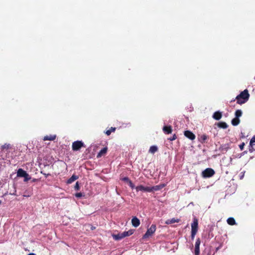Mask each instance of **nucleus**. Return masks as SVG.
Returning a JSON list of instances; mask_svg holds the SVG:
<instances>
[{"label":"nucleus","instance_id":"a878e982","mask_svg":"<svg viewBox=\"0 0 255 255\" xmlns=\"http://www.w3.org/2000/svg\"><path fill=\"white\" fill-rule=\"evenodd\" d=\"M24 182H27L31 179V177L29 176V175L28 174H27V176H24Z\"/></svg>","mask_w":255,"mask_h":255},{"label":"nucleus","instance_id":"ea45409f","mask_svg":"<svg viewBox=\"0 0 255 255\" xmlns=\"http://www.w3.org/2000/svg\"><path fill=\"white\" fill-rule=\"evenodd\" d=\"M243 176H244V175H241V179H242Z\"/></svg>","mask_w":255,"mask_h":255},{"label":"nucleus","instance_id":"7c9ffc66","mask_svg":"<svg viewBox=\"0 0 255 255\" xmlns=\"http://www.w3.org/2000/svg\"><path fill=\"white\" fill-rule=\"evenodd\" d=\"M128 184H129V185L130 186V187L131 188H134V185L131 182V181L130 180L128 182Z\"/></svg>","mask_w":255,"mask_h":255},{"label":"nucleus","instance_id":"c756f323","mask_svg":"<svg viewBox=\"0 0 255 255\" xmlns=\"http://www.w3.org/2000/svg\"><path fill=\"white\" fill-rule=\"evenodd\" d=\"M244 146H245V143L244 142H243L242 144H241L239 145L240 148L241 149V150H243V149L244 148Z\"/></svg>","mask_w":255,"mask_h":255},{"label":"nucleus","instance_id":"c85d7f7f","mask_svg":"<svg viewBox=\"0 0 255 255\" xmlns=\"http://www.w3.org/2000/svg\"><path fill=\"white\" fill-rule=\"evenodd\" d=\"M207 138V136L206 135H203L201 136V139L203 141H204Z\"/></svg>","mask_w":255,"mask_h":255},{"label":"nucleus","instance_id":"473e14b6","mask_svg":"<svg viewBox=\"0 0 255 255\" xmlns=\"http://www.w3.org/2000/svg\"><path fill=\"white\" fill-rule=\"evenodd\" d=\"M123 180L125 181H126V182H128L130 180H129L128 178V177H124L123 178Z\"/></svg>","mask_w":255,"mask_h":255},{"label":"nucleus","instance_id":"c9c22d12","mask_svg":"<svg viewBox=\"0 0 255 255\" xmlns=\"http://www.w3.org/2000/svg\"><path fill=\"white\" fill-rule=\"evenodd\" d=\"M158 186L160 187V190L164 187V184L159 185Z\"/></svg>","mask_w":255,"mask_h":255},{"label":"nucleus","instance_id":"79ce46f5","mask_svg":"<svg viewBox=\"0 0 255 255\" xmlns=\"http://www.w3.org/2000/svg\"><path fill=\"white\" fill-rule=\"evenodd\" d=\"M1 201L0 200V205L1 204Z\"/></svg>","mask_w":255,"mask_h":255},{"label":"nucleus","instance_id":"bb28decb","mask_svg":"<svg viewBox=\"0 0 255 255\" xmlns=\"http://www.w3.org/2000/svg\"><path fill=\"white\" fill-rule=\"evenodd\" d=\"M250 142L251 145L254 144V143L255 142V135L252 138Z\"/></svg>","mask_w":255,"mask_h":255},{"label":"nucleus","instance_id":"cd10ccee","mask_svg":"<svg viewBox=\"0 0 255 255\" xmlns=\"http://www.w3.org/2000/svg\"><path fill=\"white\" fill-rule=\"evenodd\" d=\"M75 196L78 198H81V197H82L83 194L81 193H77L75 194Z\"/></svg>","mask_w":255,"mask_h":255},{"label":"nucleus","instance_id":"a211bd4d","mask_svg":"<svg viewBox=\"0 0 255 255\" xmlns=\"http://www.w3.org/2000/svg\"><path fill=\"white\" fill-rule=\"evenodd\" d=\"M240 119L237 118H235L232 120V124L234 126H238L240 124Z\"/></svg>","mask_w":255,"mask_h":255},{"label":"nucleus","instance_id":"6ab92c4d","mask_svg":"<svg viewBox=\"0 0 255 255\" xmlns=\"http://www.w3.org/2000/svg\"><path fill=\"white\" fill-rule=\"evenodd\" d=\"M157 147L155 145H152L151 146L149 150V152L151 153H154L155 152L157 151Z\"/></svg>","mask_w":255,"mask_h":255},{"label":"nucleus","instance_id":"f3484780","mask_svg":"<svg viewBox=\"0 0 255 255\" xmlns=\"http://www.w3.org/2000/svg\"><path fill=\"white\" fill-rule=\"evenodd\" d=\"M78 176L75 175H73L68 180L67 183L71 184L78 179Z\"/></svg>","mask_w":255,"mask_h":255},{"label":"nucleus","instance_id":"58836bf2","mask_svg":"<svg viewBox=\"0 0 255 255\" xmlns=\"http://www.w3.org/2000/svg\"><path fill=\"white\" fill-rule=\"evenodd\" d=\"M247 153V151H245L244 152H243V154H246Z\"/></svg>","mask_w":255,"mask_h":255},{"label":"nucleus","instance_id":"72a5a7b5","mask_svg":"<svg viewBox=\"0 0 255 255\" xmlns=\"http://www.w3.org/2000/svg\"><path fill=\"white\" fill-rule=\"evenodd\" d=\"M75 189L76 190H79V184L78 182L76 183L75 186Z\"/></svg>","mask_w":255,"mask_h":255},{"label":"nucleus","instance_id":"5701e85b","mask_svg":"<svg viewBox=\"0 0 255 255\" xmlns=\"http://www.w3.org/2000/svg\"><path fill=\"white\" fill-rule=\"evenodd\" d=\"M116 129V128H113L112 127L109 130H108L106 131V134L107 135H109L111 134V132H114Z\"/></svg>","mask_w":255,"mask_h":255},{"label":"nucleus","instance_id":"7ed1b4c3","mask_svg":"<svg viewBox=\"0 0 255 255\" xmlns=\"http://www.w3.org/2000/svg\"><path fill=\"white\" fill-rule=\"evenodd\" d=\"M198 222L196 218H194L193 222L191 224V237L193 239L196 234L198 230Z\"/></svg>","mask_w":255,"mask_h":255},{"label":"nucleus","instance_id":"f8f14e48","mask_svg":"<svg viewBox=\"0 0 255 255\" xmlns=\"http://www.w3.org/2000/svg\"><path fill=\"white\" fill-rule=\"evenodd\" d=\"M172 129L171 126H164L163 128V131L165 134H169L172 132Z\"/></svg>","mask_w":255,"mask_h":255},{"label":"nucleus","instance_id":"aec40b11","mask_svg":"<svg viewBox=\"0 0 255 255\" xmlns=\"http://www.w3.org/2000/svg\"><path fill=\"white\" fill-rule=\"evenodd\" d=\"M227 223L230 225H234L236 224L235 219L232 217H230L227 219Z\"/></svg>","mask_w":255,"mask_h":255},{"label":"nucleus","instance_id":"4c0bfd02","mask_svg":"<svg viewBox=\"0 0 255 255\" xmlns=\"http://www.w3.org/2000/svg\"><path fill=\"white\" fill-rule=\"evenodd\" d=\"M28 255H36L33 253H30V254H29Z\"/></svg>","mask_w":255,"mask_h":255},{"label":"nucleus","instance_id":"dca6fc26","mask_svg":"<svg viewBox=\"0 0 255 255\" xmlns=\"http://www.w3.org/2000/svg\"><path fill=\"white\" fill-rule=\"evenodd\" d=\"M107 147H104L103 148V149H102L98 153V155H97V157H101L102 155H104L105 154H106V153L107 152Z\"/></svg>","mask_w":255,"mask_h":255},{"label":"nucleus","instance_id":"4468645a","mask_svg":"<svg viewBox=\"0 0 255 255\" xmlns=\"http://www.w3.org/2000/svg\"><path fill=\"white\" fill-rule=\"evenodd\" d=\"M56 135H50L45 136L43 138L44 140H54L56 138Z\"/></svg>","mask_w":255,"mask_h":255},{"label":"nucleus","instance_id":"f03ea898","mask_svg":"<svg viewBox=\"0 0 255 255\" xmlns=\"http://www.w3.org/2000/svg\"><path fill=\"white\" fill-rule=\"evenodd\" d=\"M133 234L132 230H129L128 231H125L122 233H119L117 234H113V238L117 241L122 240L126 237L129 236Z\"/></svg>","mask_w":255,"mask_h":255},{"label":"nucleus","instance_id":"f704fd0d","mask_svg":"<svg viewBox=\"0 0 255 255\" xmlns=\"http://www.w3.org/2000/svg\"><path fill=\"white\" fill-rule=\"evenodd\" d=\"M176 135H174L173 136V137H172V138H170V140H175V139H176Z\"/></svg>","mask_w":255,"mask_h":255},{"label":"nucleus","instance_id":"ddd939ff","mask_svg":"<svg viewBox=\"0 0 255 255\" xmlns=\"http://www.w3.org/2000/svg\"><path fill=\"white\" fill-rule=\"evenodd\" d=\"M222 118V113L219 111L216 112L213 115V118L216 120H219Z\"/></svg>","mask_w":255,"mask_h":255},{"label":"nucleus","instance_id":"2eb2a0df","mask_svg":"<svg viewBox=\"0 0 255 255\" xmlns=\"http://www.w3.org/2000/svg\"><path fill=\"white\" fill-rule=\"evenodd\" d=\"M179 222V219H175V218H172L171 219L167 220L165 222V224L169 225V224H173L175 223H178Z\"/></svg>","mask_w":255,"mask_h":255},{"label":"nucleus","instance_id":"412c9836","mask_svg":"<svg viewBox=\"0 0 255 255\" xmlns=\"http://www.w3.org/2000/svg\"><path fill=\"white\" fill-rule=\"evenodd\" d=\"M218 126L219 128H228V125L225 122H220L218 123Z\"/></svg>","mask_w":255,"mask_h":255},{"label":"nucleus","instance_id":"20e7f679","mask_svg":"<svg viewBox=\"0 0 255 255\" xmlns=\"http://www.w3.org/2000/svg\"><path fill=\"white\" fill-rule=\"evenodd\" d=\"M156 231V226L152 224L150 227L147 229L146 233L143 235V238H147L151 236Z\"/></svg>","mask_w":255,"mask_h":255},{"label":"nucleus","instance_id":"1a4fd4ad","mask_svg":"<svg viewBox=\"0 0 255 255\" xmlns=\"http://www.w3.org/2000/svg\"><path fill=\"white\" fill-rule=\"evenodd\" d=\"M184 135L186 137L191 140H193L195 138V135L190 131L186 130L184 131Z\"/></svg>","mask_w":255,"mask_h":255},{"label":"nucleus","instance_id":"b1692460","mask_svg":"<svg viewBox=\"0 0 255 255\" xmlns=\"http://www.w3.org/2000/svg\"><path fill=\"white\" fill-rule=\"evenodd\" d=\"M150 189H151V192L152 191H158L160 190V187L158 185L154 186L153 187H150Z\"/></svg>","mask_w":255,"mask_h":255},{"label":"nucleus","instance_id":"9b49d317","mask_svg":"<svg viewBox=\"0 0 255 255\" xmlns=\"http://www.w3.org/2000/svg\"><path fill=\"white\" fill-rule=\"evenodd\" d=\"M131 223L133 227H137L139 225L140 221L137 218L134 217L131 220Z\"/></svg>","mask_w":255,"mask_h":255},{"label":"nucleus","instance_id":"4be33fe9","mask_svg":"<svg viewBox=\"0 0 255 255\" xmlns=\"http://www.w3.org/2000/svg\"><path fill=\"white\" fill-rule=\"evenodd\" d=\"M242 115V112L241 110H238L235 112L236 118L239 119Z\"/></svg>","mask_w":255,"mask_h":255},{"label":"nucleus","instance_id":"a19ab883","mask_svg":"<svg viewBox=\"0 0 255 255\" xmlns=\"http://www.w3.org/2000/svg\"><path fill=\"white\" fill-rule=\"evenodd\" d=\"M94 229H95V228H94V227H92L91 228V229H92V230H94Z\"/></svg>","mask_w":255,"mask_h":255},{"label":"nucleus","instance_id":"393cba45","mask_svg":"<svg viewBox=\"0 0 255 255\" xmlns=\"http://www.w3.org/2000/svg\"><path fill=\"white\" fill-rule=\"evenodd\" d=\"M254 144H250L249 145V151L250 152H253L255 150V149L253 147Z\"/></svg>","mask_w":255,"mask_h":255},{"label":"nucleus","instance_id":"9d476101","mask_svg":"<svg viewBox=\"0 0 255 255\" xmlns=\"http://www.w3.org/2000/svg\"><path fill=\"white\" fill-rule=\"evenodd\" d=\"M27 172L21 168L18 169L17 172V176L20 177H24L27 176Z\"/></svg>","mask_w":255,"mask_h":255},{"label":"nucleus","instance_id":"423d86ee","mask_svg":"<svg viewBox=\"0 0 255 255\" xmlns=\"http://www.w3.org/2000/svg\"><path fill=\"white\" fill-rule=\"evenodd\" d=\"M83 146L84 143L82 141H76L72 143V149L74 151H77Z\"/></svg>","mask_w":255,"mask_h":255},{"label":"nucleus","instance_id":"0eeeda50","mask_svg":"<svg viewBox=\"0 0 255 255\" xmlns=\"http://www.w3.org/2000/svg\"><path fill=\"white\" fill-rule=\"evenodd\" d=\"M135 189L137 191H141L143 192H151V189H150V187H145L141 185L136 186L135 187Z\"/></svg>","mask_w":255,"mask_h":255},{"label":"nucleus","instance_id":"6e6552de","mask_svg":"<svg viewBox=\"0 0 255 255\" xmlns=\"http://www.w3.org/2000/svg\"><path fill=\"white\" fill-rule=\"evenodd\" d=\"M200 245V239H198L196 240V241L195 242V251H194L195 255H199Z\"/></svg>","mask_w":255,"mask_h":255},{"label":"nucleus","instance_id":"f257e3e1","mask_svg":"<svg viewBox=\"0 0 255 255\" xmlns=\"http://www.w3.org/2000/svg\"><path fill=\"white\" fill-rule=\"evenodd\" d=\"M249 97L250 95L248 91L246 89L238 95L236 99L237 101V103L241 105L247 102L249 99Z\"/></svg>","mask_w":255,"mask_h":255},{"label":"nucleus","instance_id":"39448f33","mask_svg":"<svg viewBox=\"0 0 255 255\" xmlns=\"http://www.w3.org/2000/svg\"><path fill=\"white\" fill-rule=\"evenodd\" d=\"M214 174H215L214 170L213 169H212V168H208L206 169L202 173V176L204 178L211 177L212 176H213Z\"/></svg>","mask_w":255,"mask_h":255},{"label":"nucleus","instance_id":"e433bc0d","mask_svg":"<svg viewBox=\"0 0 255 255\" xmlns=\"http://www.w3.org/2000/svg\"><path fill=\"white\" fill-rule=\"evenodd\" d=\"M158 186L160 187V190L164 187V184L159 185Z\"/></svg>","mask_w":255,"mask_h":255},{"label":"nucleus","instance_id":"2f4dec72","mask_svg":"<svg viewBox=\"0 0 255 255\" xmlns=\"http://www.w3.org/2000/svg\"><path fill=\"white\" fill-rule=\"evenodd\" d=\"M9 146V144H5L4 145L2 146V148H3V149H4V148H8Z\"/></svg>","mask_w":255,"mask_h":255}]
</instances>
